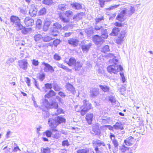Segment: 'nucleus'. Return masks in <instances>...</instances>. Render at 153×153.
<instances>
[{"instance_id": "nucleus-38", "label": "nucleus", "mask_w": 153, "mask_h": 153, "mask_svg": "<svg viewBox=\"0 0 153 153\" xmlns=\"http://www.w3.org/2000/svg\"><path fill=\"white\" fill-rule=\"evenodd\" d=\"M65 14L68 18L72 17L73 15V13L71 10H68L65 12Z\"/></svg>"}, {"instance_id": "nucleus-31", "label": "nucleus", "mask_w": 153, "mask_h": 153, "mask_svg": "<svg viewBox=\"0 0 153 153\" xmlns=\"http://www.w3.org/2000/svg\"><path fill=\"white\" fill-rule=\"evenodd\" d=\"M59 18L64 23H68L69 21V19L66 18L62 14H60L59 15Z\"/></svg>"}, {"instance_id": "nucleus-48", "label": "nucleus", "mask_w": 153, "mask_h": 153, "mask_svg": "<svg viewBox=\"0 0 153 153\" xmlns=\"http://www.w3.org/2000/svg\"><path fill=\"white\" fill-rule=\"evenodd\" d=\"M58 33L59 32L57 30L53 29L52 30L51 34L54 36H56L58 35Z\"/></svg>"}, {"instance_id": "nucleus-17", "label": "nucleus", "mask_w": 153, "mask_h": 153, "mask_svg": "<svg viewBox=\"0 0 153 153\" xmlns=\"http://www.w3.org/2000/svg\"><path fill=\"white\" fill-rule=\"evenodd\" d=\"M114 128L116 130L120 129L123 130L124 128L122 123L121 122H117L114 125Z\"/></svg>"}, {"instance_id": "nucleus-47", "label": "nucleus", "mask_w": 153, "mask_h": 153, "mask_svg": "<svg viewBox=\"0 0 153 153\" xmlns=\"http://www.w3.org/2000/svg\"><path fill=\"white\" fill-rule=\"evenodd\" d=\"M46 12V10L45 7H43L41 9L39 12V14L40 15H45Z\"/></svg>"}, {"instance_id": "nucleus-10", "label": "nucleus", "mask_w": 153, "mask_h": 153, "mask_svg": "<svg viewBox=\"0 0 153 153\" xmlns=\"http://www.w3.org/2000/svg\"><path fill=\"white\" fill-rule=\"evenodd\" d=\"M124 10L128 16H130L135 12V8L131 6L130 8L125 9Z\"/></svg>"}, {"instance_id": "nucleus-45", "label": "nucleus", "mask_w": 153, "mask_h": 153, "mask_svg": "<svg viewBox=\"0 0 153 153\" xmlns=\"http://www.w3.org/2000/svg\"><path fill=\"white\" fill-rule=\"evenodd\" d=\"M119 5L112 6L109 8H106V9L108 10H115L117 8L119 7Z\"/></svg>"}, {"instance_id": "nucleus-40", "label": "nucleus", "mask_w": 153, "mask_h": 153, "mask_svg": "<svg viewBox=\"0 0 153 153\" xmlns=\"http://www.w3.org/2000/svg\"><path fill=\"white\" fill-rule=\"evenodd\" d=\"M62 27L61 25L59 23L56 22L53 25V29L58 30L60 29Z\"/></svg>"}, {"instance_id": "nucleus-52", "label": "nucleus", "mask_w": 153, "mask_h": 153, "mask_svg": "<svg viewBox=\"0 0 153 153\" xmlns=\"http://www.w3.org/2000/svg\"><path fill=\"white\" fill-rule=\"evenodd\" d=\"M109 51V47L108 45H106L102 48V51L104 53Z\"/></svg>"}, {"instance_id": "nucleus-30", "label": "nucleus", "mask_w": 153, "mask_h": 153, "mask_svg": "<svg viewBox=\"0 0 153 153\" xmlns=\"http://www.w3.org/2000/svg\"><path fill=\"white\" fill-rule=\"evenodd\" d=\"M56 122L57 123L58 125L60 124L61 123H62L65 122V119L62 117L59 116L57 117L56 118Z\"/></svg>"}, {"instance_id": "nucleus-62", "label": "nucleus", "mask_w": 153, "mask_h": 153, "mask_svg": "<svg viewBox=\"0 0 153 153\" xmlns=\"http://www.w3.org/2000/svg\"><path fill=\"white\" fill-rule=\"evenodd\" d=\"M46 136L48 137H50L52 134V132L50 131H47L45 132Z\"/></svg>"}, {"instance_id": "nucleus-41", "label": "nucleus", "mask_w": 153, "mask_h": 153, "mask_svg": "<svg viewBox=\"0 0 153 153\" xmlns=\"http://www.w3.org/2000/svg\"><path fill=\"white\" fill-rule=\"evenodd\" d=\"M42 37V36L40 34L35 35L34 36V39L36 42H38Z\"/></svg>"}, {"instance_id": "nucleus-23", "label": "nucleus", "mask_w": 153, "mask_h": 153, "mask_svg": "<svg viewBox=\"0 0 153 153\" xmlns=\"http://www.w3.org/2000/svg\"><path fill=\"white\" fill-rule=\"evenodd\" d=\"M92 131L96 135L100 134V131L99 129V127L98 126L95 125L93 127Z\"/></svg>"}, {"instance_id": "nucleus-14", "label": "nucleus", "mask_w": 153, "mask_h": 153, "mask_svg": "<svg viewBox=\"0 0 153 153\" xmlns=\"http://www.w3.org/2000/svg\"><path fill=\"white\" fill-rule=\"evenodd\" d=\"M68 42L70 45L74 46H76L78 44L79 40L76 39L71 38L68 40Z\"/></svg>"}, {"instance_id": "nucleus-44", "label": "nucleus", "mask_w": 153, "mask_h": 153, "mask_svg": "<svg viewBox=\"0 0 153 153\" xmlns=\"http://www.w3.org/2000/svg\"><path fill=\"white\" fill-rule=\"evenodd\" d=\"M59 67L64 69L67 72H70L71 73L72 72V70L71 69H70L68 68L66 66L62 64L59 65Z\"/></svg>"}, {"instance_id": "nucleus-50", "label": "nucleus", "mask_w": 153, "mask_h": 153, "mask_svg": "<svg viewBox=\"0 0 153 153\" xmlns=\"http://www.w3.org/2000/svg\"><path fill=\"white\" fill-rule=\"evenodd\" d=\"M43 114L44 116V117L45 118H47L49 117L50 115V114L48 111H46V110L45 111H43Z\"/></svg>"}, {"instance_id": "nucleus-29", "label": "nucleus", "mask_w": 153, "mask_h": 153, "mask_svg": "<svg viewBox=\"0 0 153 153\" xmlns=\"http://www.w3.org/2000/svg\"><path fill=\"white\" fill-rule=\"evenodd\" d=\"M99 87L103 91L105 92H108L110 89L108 86L105 85H99Z\"/></svg>"}, {"instance_id": "nucleus-32", "label": "nucleus", "mask_w": 153, "mask_h": 153, "mask_svg": "<svg viewBox=\"0 0 153 153\" xmlns=\"http://www.w3.org/2000/svg\"><path fill=\"white\" fill-rule=\"evenodd\" d=\"M68 6L66 4H60L58 5V8L59 10L64 11L68 8Z\"/></svg>"}, {"instance_id": "nucleus-43", "label": "nucleus", "mask_w": 153, "mask_h": 153, "mask_svg": "<svg viewBox=\"0 0 153 153\" xmlns=\"http://www.w3.org/2000/svg\"><path fill=\"white\" fill-rule=\"evenodd\" d=\"M63 113V111L62 109L61 108H58L56 110V111L54 114H52V115H57L58 114L62 113Z\"/></svg>"}, {"instance_id": "nucleus-1", "label": "nucleus", "mask_w": 153, "mask_h": 153, "mask_svg": "<svg viewBox=\"0 0 153 153\" xmlns=\"http://www.w3.org/2000/svg\"><path fill=\"white\" fill-rule=\"evenodd\" d=\"M112 61L115 65H110L107 67L108 71L111 74H117V72L123 70V67L120 65H117L118 63V60L115 58L112 59Z\"/></svg>"}, {"instance_id": "nucleus-37", "label": "nucleus", "mask_w": 153, "mask_h": 153, "mask_svg": "<svg viewBox=\"0 0 153 153\" xmlns=\"http://www.w3.org/2000/svg\"><path fill=\"white\" fill-rule=\"evenodd\" d=\"M22 32L24 34H26L31 30V28H26L23 27V28L22 30Z\"/></svg>"}, {"instance_id": "nucleus-35", "label": "nucleus", "mask_w": 153, "mask_h": 153, "mask_svg": "<svg viewBox=\"0 0 153 153\" xmlns=\"http://www.w3.org/2000/svg\"><path fill=\"white\" fill-rule=\"evenodd\" d=\"M56 94L55 93L53 90H51L49 92L45 95V98H49L50 97H52V96L55 95Z\"/></svg>"}, {"instance_id": "nucleus-59", "label": "nucleus", "mask_w": 153, "mask_h": 153, "mask_svg": "<svg viewBox=\"0 0 153 153\" xmlns=\"http://www.w3.org/2000/svg\"><path fill=\"white\" fill-rule=\"evenodd\" d=\"M32 64L35 66H37L39 65V62L38 60L33 59L31 60Z\"/></svg>"}, {"instance_id": "nucleus-33", "label": "nucleus", "mask_w": 153, "mask_h": 153, "mask_svg": "<svg viewBox=\"0 0 153 153\" xmlns=\"http://www.w3.org/2000/svg\"><path fill=\"white\" fill-rule=\"evenodd\" d=\"M58 107V105L57 103L55 101H53L52 103L50 104L49 108H54L56 109Z\"/></svg>"}, {"instance_id": "nucleus-49", "label": "nucleus", "mask_w": 153, "mask_h": 153, "mask_svg": "<svg viewBox=\"0 0 153 153\" xmlns=\"http://www.w3.org/2000/svg\"><path fill=\"white\" fill-rule=\"evenodd\" d=\"M42 153H50L51 152L50 149L49 147L45 148H43Z\"/></svg>"}, {"instance_id": "nucleus-64", "label": "nucleus", "mask_w": 153, "mask_h": 153, "mask_svg": "<svg viewBox=\"0 0 153 153\" xmlns=\"http://www.w3.org/2000/svg\"><path fill=\"white\" fill-rule=\"evenodd\" d=\"M45 75L44 74H41L39 76V79L41 81H42L45 79Z\"/></svg>"}, {"instance_id": "nucleus-4", "label": "nucleus", "mask_w": 153, "mask_h": 153, "mask_svg": "<svg viewBox=\"0 0 153 153\" xmlns=\"http://www.w3.org/2000/svg\"><path fill=\"white\" fill-rule=\"evenodd\" d=\"M18 65L20 68L23 70H26L27 67L28 63L27 60L23 59L18 61Z\"/></svg>"}, {"instance_id": "nucleus-11", "label": "nucleus", "mask_w": 153, "mask_h": 153, "mask_svg": "<svg viewBox=\"0 0 153 153\" xmlns=\"http://www.w3.org/2000/svg\"><path fill=\"white\" fill-rule=\"evenodd\" d=\"M134 142V138L131 136L127 138L124 141V143L126 145L128 146L132 145Z\"/></svg>"}, {"instance_id": "nucleus-8", "label": "nucleus", "mask_w": 153, "mask_h": 153, "mask_svg": "<svg viewBox=\"0 0 153 153\" xmlns=\"http://www.w3.org/2000/svg\"><path fill=\"white\" fill-rule=\"evenodd\" d=\"M48 123L50 127L51 128H56L58 125L56 122V119L55 118V120L53 119L50 118L48 121Z\"/></svg>"}, {"instance_id": "nucleus-42", "label": "nucleus", "mask_w": 153, "mask_h": 153, "mask_svg": "<svg viewBox=\"0 0 153 153\" xmlns=\"http://www.w3.org/2000/svg\"><path fill=\"white\" fill-rule=\"evenodd\" d=\"M53 3L52 0H44L42 3L46 5H50L52 4Z\"/></svg>"}, {"instance_id": "nucleus-6", "label": "nucleus", "mask_w": 153, "mask_h": 153, "mask_svg": "<svg viewBox=\"0 0 153 153\" xmlns=\"http://www.w3.org/2000/svg\"><path fill=\"white\" fill-rule=\"evenodd\" d=\"M24 23L26 26H32L34 23V20L30 17H26L24 20Z\"/></svg>"}, {"instance_id": "nucleus-26", "label": "nucleus", "mask_w": 153, "mask_h": 153, "mask_svg": "<svg viewBox=\"0 0 153 153\" xmlns=\"http://www.w3.org/2000/svg\"><path fill=\"white\" fill-rule=\"evenodd\" d=\"M101 36L104 39H106L108 37V33L106 30L105 29H101Z\"/></svg>"}, {"instance_id": "nucleus-27", "label": "nucleus", "mask_w": 153, "mask_h": 153, "mask_svg": "<svg viewBox=\"0 0 153 153\" xmlns=\"http://www.w3.org/2000/svg\"><path fill=\"white\" fill-rule=\"evenodd\" d=\"M51 22L50 21H45L43 27V30L45 31H46L48 30L50 24Z\"/></svg>"}, {"instance_id": "nucleus-39", "label": "nucleus", "mask_w": 153, "mask_h": 153, "mask_svg": "<svg viewBox=\"0 0 153 153\" xmlns=\"http://www.w3.org/2000/svg\"><path fill=\"white\" fill-rule=\"evenodd\" d=\"M14 26L16 27V30L19 31L22 29L23 28V26L21 24L20 21L18 23L16 24Z\"/></svg>"}, {"instance_id": "nucleus-58", "label": "nucleus", "mask_w": 153, "mask_h": 153, "mask_svg": "<svg viewBox=\"0 0 153 153\" xmlns=\"http://www.w3.org/2000/svg\"><path fill=\"white\" fill-rule=\"evenodd\" d=\"M60 40L58 39H57L53 41V44L56 47L60 43Z\"/></svg>"}, {"instance_id": "nucleus-54", "label": "nucleus", "mask_w": 153, "mask_h": 153, "mask_svg": "<svg viewBox=\"0 0 153 153\" xmlns=\"http://www.w3.org/2000/svg\"><path fill=\"white\" fill-rule=\"evenodd\" d=\"M88 150L86 149H82L77 151V153H88Z\"/></svg>"}, {"instance_id": "nucleus-60", "label": "nucleus", "mask_w": 153, "mask_h": 153, "mask_svg": "<svg viewBox=\"0 0 153 153\" xmlns=\"http://www.w3.org/2000/svg\"><path fill=\"white\" fill-rule=\"evenodd\" d=\"M54 58L56 60H60L61 58L60 56H59L57 54H55L54 55Z\"/></svg>"}, {"instance_id": "nucleus-57", "label": "nucleus", "mask_w": 153, "mask_h": 153, "mask_svg": "<svg viewBox=\"0 0 153 153\" xmlns=\"http://www.w3.org/2000/svg\"><path fill=\"white\" fill-rule=\"evenodd\" d=\"M53 89L56 91H59L61 90V88L58 85L55 84L53 86Z\"/></svg>"}, {"instance_id": "nucleus-20", "label": "nucleus", "mask_w": 153, "mask_h": 153, "mask_svg": "<svg viewBox=\"0 0 153 153\" xmlns=\"http://www.w3.org/2000/svg\"><path fill=\"white\" fill-rule=\"evenodd\" d=\"M37 12L36 9L34 6H32L30 9L29 13L30 15L32 16L36 15Z\"/></svg>"}, {"instance_id": "nucleus-46", "label": "nucleus", "mask_w": 153, "mask_h": 153, "mask_svg": "<svg viewBox=\"0 0 153 153\" xmlns=\"http://www.w3.org/2000/svg\"><path fill=\"white\" fill-rule=\"evenodd\" d=\"M85 33L89 36H90L93 33L94 31L93 30L92 28H89L86 30Z\"/></svg>"}, {"instance_id": "nucleus-16", "label": "nucleus", "mask_w": 153, "mask_h": 153, "mask_svg": "<svg viewBox=\"0 0 153 153\" xmlns=\"http://www.w3.org/2000/svg\"><path fill=\"white\" fill-rule=\"evenodd\" d=\"M70 5L72 8L74 10H79L81 9L82 8L81 5L78 3H71Z\"/></svg>"}, {"instance_id": "nucleus-9", "label": "nucleus", "mask_w": 153, "mask_h": 153, "mask_svg": "<svg viewBox=\"0 0 153 153\" xmlns=\"http://www.w3.org/2000/svg\"><path fill=\"white\" fill-rule=\"evenodd\" d=\"M67 90L72 94H74L76 93L75 88L74 86L69 83H67L66 85Z\"/></svg>"}, {"instance_id": "nucleus-18", "label": "nucleus", "mask_w": 153, "mask_h": 153, "mask_svg": "<svg viewBox=\"0 0 153 153\" xmlns=\"http://www.w3.org/2000/svg\"><path fill=\"white\" fill-rule=\"evenodd\" d=\"M84 105L82 106V108H83L84 109H86L87 111L91 109V105L90 104L88 103L87 101H86L84 100H83Z\"/></svg>"}, {"instance_id": "nucleus-3", "label": "nucleus", "mask_w": 153, "mask_h": 153, "mask_svg": "<svg viewBox=\"0 0 153 153\" xmlns=\"http://www.w3.org/2000/svg\"><path fill=\"white\" fill-rule=\"evenodd\" d=\"M127 16H128L125 11L124 10L118 15L116 19L122 22L126 19Z\"/></svg>"}, {"instance_id": "nucleus-63", "label": "nucleus", "mask_w": 153, "mask_h": 153, "mask_svg": "<svg viewBox=\"0 0 153 153\" xmlns=\"http://www.w3.org/2000/svg\"><path fill=\"white\" fill-rule=\"evenodd\" d=\"M80 111H81V114L82 116L84 115L86 113L87 111L86 110V109H84L83 108H82L80 110Z\"/></svg>"}, {"instance_id": "nucleus-21", "label": "nucleus", "mask_w": 153, "mask_h": 153, "mask_svg": "<svg viewBox=\"0 0 153 153\" xmlns=\"http://www.w3.org/2000/svg\"><path fill=\"white\" fill-rule=\"evenodd\" d=\"M82 65L83 64L82 63L79 61H77L74 66V68L75 71H79L82 67Z\"/></svg>"}, {"instance_id": "nucleus-56", "label": "nucleus", "mask_w": 153, "mask_h": 153, "mask_svg": "<svg viewBox=\"0 0 153 153\" xmlns=\"http://www.w3.org/2000/svg\"><path fill=\"white\" fill-rule=\"evenodd\" d=\"M112 141L115 147L117 148L119 145V144L117 140L116 139H113L112 140Z\"/></svg>"}, {"instance_id": "nucleus-5", "label": "nucleus", "mask_w": 153, "mask_h": 153, "mask_svg": "<svg viewBox=\"0 0 153 153\" xmlns=\"http://www.w3.org/2000/svg\"><path fill=\"white\" fill-rule=\"evenodd\" d=\"M42 65H44L45 66L44 69L45 72H50L51 73H52L54 72V70L53 67L49 64L46 63L44 62H42Z\"/></svg>"}, {"instance_id": "nucleus-24", "label": "nucleus", "mask_w": 153, "mask_h": 153, "mask_svg": "<svg viewBox=\"0 0 153 153\" xmlns=\"http://www.w3.org/2000/svg\"><path fill=\"white\" fill-rule=\"evenodd\" d=\"M76 62L74 58H71L69 59V61L67 62V63L70 66H74Z\"/></svg>"}, {"instance_id": "nucleus-53", "label": "nucleus", "mask_w": 153, "mask_h": 153, "mask_svg": "<svg viewBox=\"0 0 153 153\" xmlns=\"http://www.w3.org/2000/svg\"><path fill=\"white\" fill-rule=\"evenodd\" d=\"M16 59V58H10L7 60L6 62L7 64L10 65L11 63L13 62Z\"/></svg>"}, {"instance_id": "nucleus-12", "label": "nucleus", "mask_w": 153, "mask_h": 153, "mask_svg": "<svg viewBox=\"0 0 153 153\" xmlns=\"http://www.w3.org/2000/svg\"><path fill=\"white\" fill-rule=\"evenodd\" d=\"M93 41L96 45L100 44L103 43V40L102 38L97 35H96L94 36Z\"/></svg>"}, {"instance_id": "nucleus-7", "label": "nucleus", "mask_w": 153, "mask_h": 153, "mask_svg": "<svg viewBox=\"0 0 153 153\" xmlns=\"http://www.w3.org/2000/svg\"><path fill=\"white\" fill-rule=\"evenodd\" d=\"M49 106L50 104L47 100L44 99L42 100V103L40 108L42 111L49 108Z\"/></svg>"}, {"instance_id": "nucleus-15", "label": "nucleus", "mask_w": 153, "mask_h": 153, "mask_svg": "<svg viewBox=\"0 0 153 153\" xmlns=\"http://www.w3.org/2000/svg\"><path fill=\"white\" fill-rule=\"evenodd\" d=\"M11 22L13 25H15L20 21V19L18 17L15 16H12L10 18Z\"/></svg>"}, {"instance_id": "nucleus-34", "label": "nucleus", "mask_w": 153, "mask_h": 153, "mask_svg": "<svg viewBox=\"0 0 153 153\" xmlns=\"http://www.w3.org/2000/svg\"><path fill=\"white\" fill-rule=\"evenodd\" d=\"M108 99L109 101L111 102L112 105H115L116 104L117 101L114 97L110 96L109 97Z\"/></svg>"}, {"instance_id": "nucleus-19", "label": "nucleus", "mask_w": 153, "mask_h": 153, "mask_svg": "<svg viewBox=\"0 0 153 153\" xmlns=\"http://www.w3.org/2000/svg\"><path fill=\"white\" fill-rule=\"evenodd\" d=\"M93 115L92 114H88L85 117L86 120L88 123L89 124H90L91 123L93 118Z\"/></svg>"}, {"instance_id": "nucleus-36", "label": "nucleus", "mask_w": 153, "mask_h": 153, "mask_svg": "<svg viewBox=\"0 0 153 153\" xmlns=\"http://www.w3.org/2000/svg\"><path fill=\"white\" fill-rule=\"evenodd\" d=\"M82 18V13H78L76 15H74L73 17L74 20L78 21Z\"/></svg>"}, {"instance_id": "nucleus-51", "label": "nucleus", "mask_w": 153, "mask_h": 153, "mask_svg": "<svg viewBox=\"0 0 153 153\" xmlns=\"http://www.w3.org/2000/svg\"><path fill=\"white\" fill-rule=\"evenodd\" d=\"M53 38L49 36H46L44 37L43 38V40L45 42H49L51 40H53Z\"/></svg>"}, {"instance_id": "nucleus-22", "label": "nucleus", "mask_w": 153, "mask_h": 153, "mask_svg": "<svg viewBox=\"0 0 153 153\" xmlns=\"http://www.w3.org/2000/svg\"><path fill=\"white\" fill-rule=\"evenodd\" d=\"M93 144L94 146H95V145H97V146H98V147H100L101 146H105V144L103 142L99 140H97L96 141H93Z\"/></svg>"}, {"instance_id": "nucleus-13", "label": "nucleus", "mask_w": 153, "mask_h": 153, "mask_svg": "<svg viewBox=\"0 0 153 153\" xmlns=\"http://www.w3.org/2000/svg\"><path fill=\"white\" fill-rule=\"evenodd\" d=\"M90 97H95L99 93L98 88H94L92 89L90 92Z\"/></svg>"}, {"instance_id": "nucleus-25", "label": "nucleus", "mask_w": 153, "mask_h": 153, "mask_svg": "<svg viewBox=\"0 0 153 153\" xmlns=\"http://www.w3.org/2000/svg\"><path fill=\"white\" fill-rule=\"evenodd\" d=\"M120 30L119 28H114L112 30V33L110 34V35L113 36H116L118 34Z\"/></svg>"}, {"instance_id": "nucleus-28", "label": "nucleus", "mask_w": 153, "mask_h": 153, "mask_svg": "<svg viewBox=\"0 0 153 153\" xmlns=\"http://www.w3.org/2000/svg\"><path fill=\"white\" fill-rule=\"evenodd\" d=\"M91 45V43H89L87 45H82V49L83 51H84L87 52L90 47Z\"/></svg>"}, {"instance_id": "nucleus-55", "label": "nucleus", "mask_w": 153, "mask_h": 153, "mask_svg": "<svg viewBox=\"0 0 153 153\" xmlns=\"http://www.w3.org/2000/svg\"><path fill=\"white\" fill-rule=\"evenodd\" d=\"M127 148L124 145H123L120 147V149L123 153L125 152L127 150Z\"/></svg>"}, {"instance_id": "nucleus-61", "label": "nucleus", "mask_w": 153, "mask_h": 153, "mask_svg": "<svg viewBox=\"0 0 153 153\" xmlns=\"http://www.w3.org/2000/svg\"><path fill=\"white\" fill-rule=\"evenodd\" d=\"M82 108V107H81L80 105H78L75 107V110L77 112H79Z\"/></svg>"}, {"instance_id": "nucleus-2", "label": "nucleus", "mask_w": 153, "mask_h": 153, "mask_svg": "<svg viewBox=\"0 0 153 153\" xmlns=\"http://www.w3.org/2000/svg\"><path fill=\"white\" fill-rule=\"evenodd\" d=\"M126 30H122L116 39L115 42L118 45H121L123 42V39L126 36Z\"/></svg>"}]
</instances>
